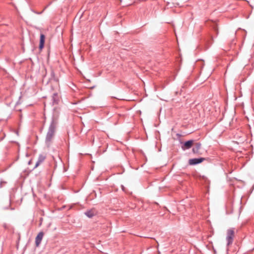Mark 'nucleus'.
I'll return each instance as SVG.
<instances>
[{"mask_svg":"<svg viewBox=\"0 0 254 254\" xmlns=\"http://www.w3.org/2000/svg\"><path fill=\"white\" fill-rule=\"evenodd\" d=\"M234 237V231L232 229L227 230L226 240L227 241V245L229 246L232 243L233 238Z\"/></svg>","mask_w":254,"mask_h":254,"instance_id":"obj_1","label":"nucleus"},{"mask_svg":"<svg viewBox=\"0 0 254 254\" xmlns=\"http://www.w3.org/2000/svg\"><path fill=\"white\" fill-rule=\"evenodd\" d=\"M44 236V233L43 232H41L39 233L37 237L35 239V244L37 247H38L41 243V242L43 239Z\"/></svg>","mask_w":254,"mask_h":254,"instance_id":"obj_2","label":"nucleus"},{"mask_svg":"<svg viewBox=\"0 0 254 254\" xmlns=\"http://www.w3.org/2000/svg\"><path fill=\"white\" fill-rule=\"evenodd\" d=\"M204 160V158H203L191 159L189 160V164L190 165H195L201 163Z\"/></svg>","mask_w":254,"mask_h":254,"instance_id":"obj_3","label":"nucleus"},{"mask_svg":"<svg viewBox=\"0 0 254 254\" xmlns=\"http://www.w3.org/2000/svg\"><path fill=\"white\" fill-rule=\"evenodd\" d=\"M55 127L54 125H52L50 127L49 131L47 134V138L48 139H51L54 134Z\"/></svg>","mask_w":254,"mask_h":254,"instance_id":"obj_4","label":"nucleus"},{"mask_svg":"<svg viewBox=\"0 0 254 254\" xmlns=\"http://www.w3.org/2000/svg\"><path fill=\"white\" fill-rule=\"evenodd\" d=\"M193 143V140H189L188 141H186L184 144V145L182 146V148L183 150H186L187 149H189V148H190L192 146Z\"/></svg>","mask_w":254,"mask_h":254,"instance_id":"obj_5","label":"nucleus"},{"mask_svg":"<svg viewBox=\"0 0 254 254\" xmlns=\"http://www.w3.org/2000/svg\"><path fill=\"white\" fill-rule=\"evenodd\" d=\"M97 213L95 209H91L89 211H87L85 212V214L89 217L91 218L94 215H95Z\"/></svg>","mask_w":254,"mask_h":254,"instance_id":"obj_6","label":"nucleus"},{"mask_svg":"<svg viewBox=\"0 0 254 254\" xmlns=\"http://www.w3.org/2000/svg\"><path fill=\"white\" fill-rule=\"evenodd\" d=\"M45 37L44 35L41 34L40 35V44H39V48L40 49H42L44 47V43H45Z\"/></svg>","mask_w":254,"mask_h":254,"instance_id":"obj_7","label":"nucleus"},{"mask_svg":"<svg viewBox=\"0 0 254 254\" xmlns=\"http://www.w3.org/2000/svg\"><path fill=\"white\" fill-rule=\"evenodd\" d=\"M201 147V144L199 143H196L195 144L194 147L192 149V151L194 153H198L199 152V150Z\"/></svg>","mask_w":254,"mask_h":254,"instance_id":"obj_8","label":"nucleus"},{"mask_svg":"<svg viewBox=\"0 0 254 254\" xmlns=\"http://www.w3.org/2000/svg\"><path fill=\"white\" fill-rule=\"evenodd\" d=\"M45 156H43V155L40 156V157L39 158L38 161L36 165L37 166L40 163H41L42 161H43L45 160Z\"/></svg>","mask_w":254,"mask_h":254,"instance_id":"obj_9","label":"nucleus"}]
</instances>
